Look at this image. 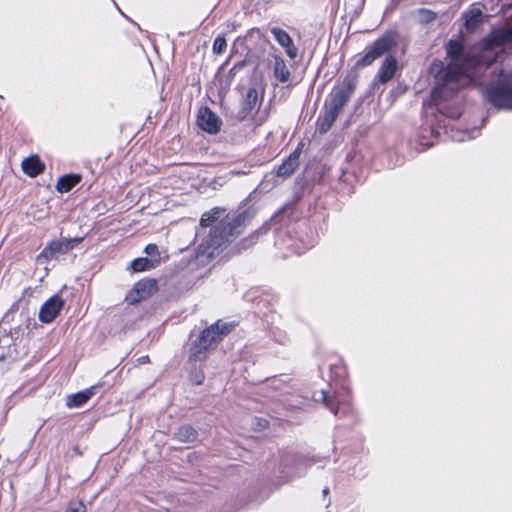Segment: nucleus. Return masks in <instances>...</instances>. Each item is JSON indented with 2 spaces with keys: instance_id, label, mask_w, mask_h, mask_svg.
I'll return each instance as SVG.
<instances>
[{
  "instance_id": "18",
  "label": "nucleus",
  "mask_w": 512,
  "mask_h": 512,
  "mask_svg": "<svg viewBox=\"0 0 512 512\" xmlns=\"http://www.w3.org/2000/svg\"><path fill=\"white\" fill-rule=\"evenodd\" d=\"M258 103V92L255 88H249L246 92L245 99L243 102V108L240 112V118L244 119Z\"/></svg>"
},
{
  "instance_id": "15",
  "label": "nucleus",
  "mask_w": 512,
  "mask_h": 512,
  "mask_svg": "<svg viewBox=\"0 0 512 512\" xmlns=\"http://www.w3.org/2000/svg\"><path fill=\"white\" fill-rule=\"evenodd\" d=\"M21 166L23 172L30 177L38 176L45 169L44 163L40 160V158L37 155L25 158L22 161Z\"/></svg>"
},
{
  "instance_id": "24",
  "label": "nucleus",
  "mask_w": 512,
  "mask_h": 512,
  "mask_svg": "<svg viewBox=\"0 0 512 512\" xmlns=\"http://www.w3.org/2000/svg\"><path fill=\"white\" fill-rule=\"evenodd\" d=\"M415 17L420 23L428 24L436 19L437 14L432 10L421 8L415 12Z\"/></svg>"
},
{
  "instance_id": "11",
  "label": "nucleus",
  "mask_w": 512,
  "mask_h": 512,
  "mask_svg": "<svg viewBox=\"0 0 512 512\" xmlns=\"http://www.w3.org/2000/svg\"><path fill=\"white\" fill-rule=\"evenodd\" d=\"M65 301L59 295L50 297L40 308L39 320L51 323L64 307Z\"/></svg>"
},
{
  "instance_id": "6",
  "label": "nucleus",
  "mask_w": 512,
  "mask_h": 512,
  "mask_svg": "<svg viewBox=\"0 0 512 512\" xmlns=\"http://www.w3.org/2000/svg\"><path fill=\"white\" fill-rule=\"evenodd\" d=\"M351 94L352 89L350 87L338 88L332 92L331 100L326 106L324 114L318 118V130L321 134L326 133L331 128Z\"/></svg>"
},
{
  "instance_id": "19",
  "label": "nucleus",
  "mask_w": 512,
  "mask_h": 512,
  "mask_svg": "<svg viewBox=\"0 0 512 512\" xmlns=\"http://www.w3.org/2000/svg\"><path fill=\"white\" fill-rule=\"evenodd\" d=\"M197 436V431L190 425H182L174 433V438L182 443L194 442Z\"/></svg>"
},
{
  "instance_id": "27",
  "label": "nucleus",
  "mask_w": 512,
  "mask_h": 512,
  "mask_svg": "<svg viewBox=\"0 0 512 512\" xmlns=\"http://www.w3.org/2000/svg\"><path fill=\"white\" fill-rule=\"evenodd\" d=\"M226 47H227V42H226V39L224 36H217L213 42V47H212V50H213V53L215 54H222L225 50H226Z\"/></svg>"
},
{
  "instance_id": "12",
  "label": "nucleus",
  "mask_w": 512,
  "mask_h": 512,
  "mask_svg": "<svg viewBox=\"0 0 512 512\" xmlns=\"http://www.w3.org/2000/svg\"><path fill=\"white\" fill-rule=\"evenodd\" d=\"M270 32L275 41L284 49L288 58L294 60L298 57V48L294 44L291 36L284 29L274 26L270 28Z\"/></svg>"
},
{
  "instance_id": "30",
  "label": "nucleus",
  "mask_w": 512,
  "mask_h": 512,
  "mask_svg": "<svg viewBox=\"0 0 512 512\" xmlns=\"http://www.w3.org/2000/svg\"><path fill=\"white\" fill-rule=\"evenodd\" d=\"M193 381L195 384L200 385L204 381V375L202 373H198L193 377Z\"/></svg>"
},
{
  "instance_id": "5",
  "label": "nucleus",
  "mask_w": 512,
  "mask_h": 512,
  "mask_svg": "<svg viewBox=\"0 0 512 512\" xmlns=\"http://www.w3.org/2000/svg\"><path fill=\"white\" fill-rule=\"evenodd\" d=\"M485 98L498 109L512 110V70L501 71L484 91Z\"/></svg>"
},
{
  "instance_id": "32",
  "label": "nucleus",
  "mask_w": 512,
  "mask_h": 512,
  "mask_svg": "<svg viewBox=\"0 0 512 512\" xmlns=\"http://www.w3.org/2000/svg\"><path fill=\"white\" fill-rule=\"evenodd\" d=\"M317 462H318V460H316L315 458H311V459H309V460H307L305 462V466H310V465L315 464Z\"/></svg>"
},
{
  "instance_id": "21",
  "label": "nucleus",
  "mask_w": 512,
  "mask_h": 512,
  "mask_svg": "<svg viewBox=\"0 0 512 512\" xmlns=\"http://www.w3.org/2000/svg\"><path fill=\"white\" fill-rule=\"evenodd\" d=\"M482 21V11L472 8L465 14V26L468 30H474Z\"/></svg>"
},
{
  "instance_id": "14",
  "label": "nucleus",
  "mask_w": 512,
  "mask_h": 512,
  "mask_svg": "<svg viewBox=\"0 0 512 512\" xmlns=\"http://www.w3.org/2000/svg\"><path fill=\"white\" fill-rule=\"evenodd\" d=\"M397 70V60L394 56H387L382 62L378 72L377 79L380 83L389 82L395 75Z\"/></svg>"
},
{
  "instance_id": "2",
  "label": "nucleus",
  "mask_w": 512,
  "mask_h": 512,
  "mask_svg": "<svg viewBox=\"0 0 512 512\" xmlns=\"http://www.w3.org/2000/svg\"><path fill=\"white\" fill-rule=\"evenodd\" d=\"M252 214L244 211L235 216L225 214L224 209L214 208L202 215L201 228L211 227L207 239L198 246V254L212 258L220 247L233 241L250 221Z\"/></svg>"
},
{
  "instance_id": "26",
  "label": "nucleus",
  "mask_w": 512,
  "mask_h": 512,
  "mask_svg": "<svg viewBox=\"0 0 512 512\" xmlns=\"http://www.w3.org/2000/svg\"><path fill=\"white\" fill-rule=\"evenodd\" d=\"M477 131L475 129L468 131V130H452L451 137L453 140L462 142L468 139H472L476 137Z\"/></svg>"
},
{
  "instance_id": "3",
  "label": "nucleus",
  "mask_w": 512,
  "mask_h": 512,
  "mask_svg": "<svg viewBox=\"0 0 512 512\" xmlns=\"http://www.w3.org/2000/svg\"><path fill=\"white\" fill-rule=\"evenodd\" d=\"M470 81L468 75H457L455 71L450 70L432 91V101L436 110L450 119H458L462 114L460 103L448 100Z\"/></svg>"
},
{
  "instance_id": "22",
  "label": "nucleus",
  "mask_w": 512,
  "mask_h": 512,
  "mask_svg": "<svg viewBox=\"0 0 512 512\" xmlns=\"http://www.w3.org/2000/svg\"><path fill=\"white\" fill-rule=\"evenodd\" d=\"M156 263L158 259L137 258L131 262L130 268L133 272H142L153 268Z\"/></svg>"
},
{
  "instance_id": "17",
  "label": "nucleus",
  "mask_w": 512,
  "mask_h": 512,
  "mask_svg": "<svg viewBox=\"0 0 512 512\" xmlns=\"http://www.w3.org/2000/svg\"><path fill=\"white\" fill-rule=\"evenodd\" d=\"M274 64H273V74L274 77L281 83H286L289 81L291 73L284 61V59L279 56L275 55L273 57Z\"/></svg>"
},
{
  "instance_id": "31",
  "label": "nucleus",
  "mask_w": 512,
  "mask_h": 512,
  "mask_svg": "<svg viewBox=\"0 0 512 512\" xmlns=\"http://www.w3.org/2000/svg\"><path fill=\"white\" fill-rule=\"evenodd\" d=\"M257 424L260 428H265L268 424V422L265 419H256Z\"/></svg>"
},
{
  "instance_id": "4",
  "label": "nucleus",
  "mask_w": 512,
  "mask_h": 512,
  "mask_svg": "<svg viewBox=\"0 0 512 512\" xmlns=\"http://www.w3.org/2000/svg\"><path fill=\"white\" fill-rule=\"evenodd\" d=\"M233 326L228 323L217 321L207 329L192 343L189 352V361H203L207 354L217 345L222 338L227 335Z\"/></svg>"
},
{
  "instance_id": "25",
  "label": "nucleus",
  "mask_w": 512,
  "mask_h": 512,
  "mask_svg": "<svg viewBox=\"0 0 512 512\" xmlns=\"http://www.w3.org/2000/svg\"><path fill=\"white\" fill-rule=\"evenodd\" d=\"M313 399L315 401H323L325 403V406L328 409H330L331 412H333L335 415L337 414L338 407H336L334 402L327 397L326 393L323 390L315 392L313 394Z\"/></svg>"
},
{
  "instance_id": "28",
  "label": "nucleus",
  "mask_w": 512,
  "mask_h": 512,
  "mask_svg": "<svg viewBox=\"0 0 512 512\" xmlns=\"http://www.w3.org/2000/svg\"><path fill=\"white\" fill-rule=\"evenodd\" d=\"M66 512H86V506L82 501H73Z\"/></svg>"
},
{
  "instance_id": "8",
  "label": "nucleus",
  "mask_w": 512,
  "mask_h": 512,
  "mask_svg": "<svg viewBox=\"0 0 512 512\" xmlns=\"http://www.w3.org/2000/svg\"><path fill=\"white\" fill-rule=\"evenodd\" d=\"M396 37L395 32H386L367 48L366 53L358 60L357 64L359 66L372 64L376 59L389 52L396 45Z\"/></svg>"
},
{
  "instance_id": "1",
  "label": "nucleus",
  "mask_w": 512,
  "mask_h": 512,
  "mask_svg": "<svg viewBox=\"0 0 512 512\" xmlns=\"http://www.w3.org/2000/svg\"><path fill=\"white\" fill-rule=\"evenodd\" d=\"M512 43V25H505L494 29L484 38L471 55H464L460 42L450 40L446 46L447 55L451 58L444 75L453 70L457 75H467L472 66L478 64L491 65L496 62L503 53V46Z\"/></svg>"
},
{
  "instance_id": "33",
  "label": "nucleus",
  "mask_w": 512,
  "mask_h": 512,
  "mask_svg": "<svg viewBox=\"0 0 512 512\" xmlns=\"http://www.w3.org/2000/svg\"><path fill=\"white\" fill-rule=\"evenodd\" d=\"M139 360L141 361V363H146L149 361V358H148V356H144V357H141Z\"/></svg>"
},
{
  "instance_id": "20",
  "label": "nucleus",
  "mask_w": 512,
  "mask_h": 512,
  "mask_svg": "<svg viewBox=\"0 0 512 512\" xmlns=\"http://www.w3.org/2000/svg\"><path fill=\"white\" fill-rule=\"evenodd\" d=\"M81 180L79 175H64L59 178L56 188L61 193L69 192Z\"/></svg>"
},
{
  "instance_id": "35",
  "label": "nucleus",
  "mask_w": 512,
  "mask_h": 512,
  "mask_svg": "<svg viewBox=\"0 0 512 512\" xmlns=\"http://www.w3.org/2000/svg\"><path fill=\"white\" fill-rule=\"evenodd\" d=\"M260 231L266 232L265 227H262V229Z\"/></svg>"
},
{
  "instance_id": "16",
  "label": "nucleus",
  "mask_w": 512,
  "mask_h": 512,
  "mask_svg": "<svg viewBox=\"0 0 512 512\" xmlns=\"http://www.w3.org/2000/svg\"><path fill=\"white\" fill-rule=\"evenodd\" d=\"M95 393V387H90L67 397L66 405L69 408L81 407L87 403Z\"/></svg>"
},
{
  "instance_id": "10",
  "label": "nucleus",
  "mask_w": 512,
  "mask_h": 512,
  "mask_svg": "<svg viewBox=\"0 0 512 512\" xmlns=\"http://www.w3.org/2000/svg\"><path fill=\"white\" fill-rule=\"evenodd\" d=\"M156 290V281L146 279L137 282L133 289L126 295V301L129 304H135L148 298Z\"/></svg>"
},
{
  "instance_id": "9",
  "label": "nucleus",
  "mask_w": 512,
  "mask_h": 512,
  "mask_svg": "<svg viewBox=\"0 0 512 512\" xmlns=\"http://www.w3.org/2000/svg\"><path fill=\"white\" fill-rule=\"evenodd\" d=\"M221 119L208 107H202L198 111L197 125L203 131L216 134L221 127Z\"/></svg>"
},
{
  "instance_id": "29",
  "label": "nucleus",
  "mask_w": 512,
  "mask_h": 512,
  "mask_svg": "<svg viewBox=\"0 0 512 512\" xmlns=\"http://www.w3.org/2000/svg\"><path fill=\"white\" fill-rule=\"evenodd\" d=\"M145 252L151 256H159L158 247L156 244H148L145 248Z\"/></svg>"
},
{
  "instance_id": "23",
  "label": "nucleus",
  "mask_w": 512,
  "mask_h": 512,
  "mask_svg": "<svg viewBox=\"0 0 512 512\" xmlns=\"http://www.w3.org/2000/svg\"><path fill=\"white\" fill-rule=\"evenodd\" d=\"M254 33L259 34V30L251 29L244 37H238L233 43V51L241 54L249 52V48L246 46V40Z\"/></svg>"
},
{
  "instance_id": "34",
  "label": "nucleus",
  "mask_w": 512,
  "mask_h": 512,
  "mask_svg": "<svg viewBox=\"0 0 512 512\" xmlns=\"http://www.w3.org/2000/svg\"><path fill=\"white\" fill-rule=\"evenodd\" d=\"M328 493H329V489H328L327 487H326V488H324V489H323V494H324V495H327Z\"/></svg>"
},
{
  "instance_id": "13",
  "label": "nucleus",
  "mask_w": 512,
  "mask_h": 512,
  "mask_svg": "<svg viewBox=\"0 0 512 512\" xmlns=\"http://www.w3.org/2000/svg\"><path fill=\"white\" fill-rule=\"evenodd\" d=\"M301 154V148L297 147L286 160L278 167L277 176L289 177L292 175L299 166V158Z\"/></svg>"
},
{
  "instance_id": "7",
  "label": "nucleus",
  "mask_w": 512,
  "mask_h": 512,
  "mask_svg": "<svg viewBox=\"0 0 512 512\" xmlns=\"http://www.w3.org/2000/svg\"><path fill=\"white\" fill-rule=\"evenodd\" d=\"M83 237L61 238L50 241L45 248L36 256L38 265H47L51 260L57 259L59 255H63L73 250L83 241Z\"/></svg>"
}]
</instances>
